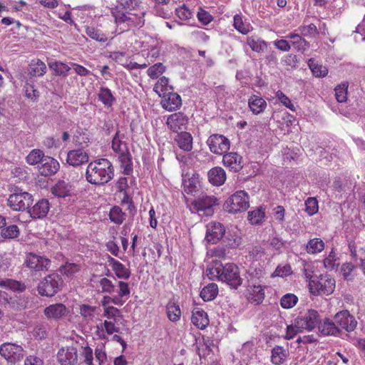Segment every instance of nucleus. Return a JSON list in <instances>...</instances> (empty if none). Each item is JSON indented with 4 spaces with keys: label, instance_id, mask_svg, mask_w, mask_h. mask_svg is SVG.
Masks as SVG:
<instances>
[{
    "label": "nucleus",
    "instance_id": "nucleus-17",
    "mask_svg": "<svg viewBox=\"0 0 365 365\" xmlns=\"http://www.w3.org/2000/svg\"><path fill=\"white\" fill-rule=\"evenodd\" d=\"M44 315L48 319L60 320L65 317L68 313V309L62 303H56L46 307L43 310Z\"/></svg>",
    "mask_w": 365,
    "mask_h": 365
},
{
    "label": "nucleus",
    "instance_id": "nucleus-58",
    "mask_svg": "<svg viewBox=\"0 0 365 365\" xmlns=\"http://www.w3.org/2000/svg\"><path fill=\"white\" fill-rule=\"evenodd\" d=\"M302 330L303 329H302L300 326L297 325V320L294 319V322L292 324L287 326L285 337L287 339H293L294 336H296L299 332H301Z\"/></svg>",
    "mask_w": 365,
    "mask_h": 365
},
{
    "label": "nucleus",
    "instance_id": "nucleus-12",
    "mask_svg": "<svg viewBox=\"0 0 365 365\" xmlns=\"http://www.w3.org/2000/svg\"><path fill=\"white\" fill-rule=\"evenodd\" d=\"M188 123V117L182 112H176L168 115L166 120V125L169 129L175 133L186 130Z\"/></svg>",
    "mask_w": 365,
    "mask_h": 365
},
{
    "label": "nucleus",
    "instance_id": "nucleus-29",
    "mask_svg": "<svg viewBox=\"0 0 365 365\" xmlns=\"http://www.w3.org/2000/svg\"><path fill=\"white\" fill-rule=\"evenodd\" d=\"M124 148L125 150L119 153V160L123 174L128 175L133 172L132 158L126 144H124Z\"/></svg>",
    "mask_w": 365,
    "mask_h": 365
},
{
    "label": "nucleus",
    "instance_id": "nucleus-62",
    "mask_svg": "<svg viewBox=\"0 0 365 365\" xmlns=\"http://www.w3.org/2000/svg\"><path fill=\"white\" fill-rule=\"evenodd\" d=\"M354 269V266L351 263H345L341 265V272L345 279L351 280L353 279L351 272Z\"/></svg>",
    "mask_w": 365,
    "mask_h": 365
},
{
    "label": "nucleus",
    "instance_id": "nucleus-36",
    "mask_svg": "<svg viewBox=\"0 0 365 365\" xmlns=\"http://www.w3.org/2000/svg\"><path fill=\"white\" fill-rule=\"evenodd\" d=\"M98 98L106 106L110 107L115 101V98L111 91L106 87H101L98 94Z\"/></svg>",
    "mask_w": 365,
    "mask_h": 365
},
{
    "label": "nucleus",
    "instance_id": "nucleus-14",
    "mask_svg": "<svg viewBox=\"0 0 365 365\" xmlns=\"http://www.w3.org/2000/svg\"><path fill=\"white\" fill-rule=\"evenodd\" d=\"M334 319L338 326L348 332L354 331L357 325L355 317L348 310L337 312L334 315Z\"/></svg>",
    "mask_w": 365,
    "mask_h": 365
},
{
    "label": "nucleus",
    "instance_id": "nucleus-44",
    "mask_svg": "<svg viewBox=\"0 0 365 365\" xmlns=\"http://www.w3.org/2000/svg\"><path fill=\"white\" fill-rule=\"evenodd\" d=\"M125 214L123 212L120 207L115 206L110 209L109 217L111 222L117 225H120L125 220Z\"/></svg>",
    "mask_w": 365,
    "mask_h": 365
},
{
    "label": "nucleus",
    "instance_id": "nucleus-40",
    "mask_svg": "<svg viewBox=\"0 0 365 365\" xmlns=\"http://www.w3.org/2000/svg\"><path fill=\"white\" fill-rule=\"evenodd\" d=\"M46 158L42 150L38 149H34L31 150L29 154L26 156V162L29 165H36L41 163L43 160Z\"/></svg>",
    "mask_w": 365,
    "mask_h": 365
},
{
    "label": "nucleus",
    "instance_id": "nucleus-63",
    "mask_svg": "<svg viewBox=\"0 0 365 365\" xmlns=\"http://www.w3.org/2000/svg\"><path fill=\"white\" fill-rule=\"evenodd\" d=\"M34 335L36 338L43 339L47 337L48 328L46 325H38L34 329Z\"/></svg>",
    "mask_w": 365,
    "mask_h": 365
},
{
    "label": "nucleus",
    "instance_id": "nucleus-9",
    "mask_svg": "<svg viewBox=\"0 0 365 365\" xmlns=\"http://www.w3.org/2000/svg\"><path fill=\"white\" fill-rule=\"evenodd\" d=\"M207 144L210 150L216 155H223L230 147L229 139L220 134L211 135L207 140Z\"/></svg>",
    "mask_w": 365,
    "mask_h": 365
},
{
    "label": "nucleus",
    "instance_id": "nucleus-5",
    "mask_svg": "<svg viewBox=\"0 0 365 365\" xmlns=\"http://www.w3.org/2000/svg\"><path fill=\"white\" fill-rule=\"evenodd\" d=\"M192 209L200 216H212L219 205V200L214 195L201 194L191 202Z\"/></svg>",
    "mask_w": 365,
    "mask_h": 365
},
{
    "label": "nucleus",
    "instance_id": "nucleus-33",
    "mask_svg": "<svg viewBox=\"0 0 365 365\" xmlns=\"http://www.w3.org/2000/svg\"><path fill=\"white\" fill-rule=\"evenodd\" d=\"M288 356L287 349L280 346H275L272 350L271 361L275 365H281Z\"/></svg>",
    "mask_w": 365,
    "mask_h": 365
},
{
    "label": "nucleus",
    "instance_id": "nucleus-60",
    "mask_svg": "<svg viewBox=\"0 0 365 365\" xmlns=\"http://www.w3.org/2000/svg\"><path fill=\"white\" fill-rule=\"evenodd\" d=\"M119 314L120 310L113 306H109L104 308L103 316L108 319H113L115 322V317Z\"/></svg>",
    "mask_w": 365,
    "mask_h": 365
},
{
    "label": "nucleus",
    "instance_id": "nucleus-55",
    "mask_svg": "<svg viewBox=\"0 0 365 365\" xmlns=\"http://www.w3.org/2000/svg\"><path fill=\"white\" fill-rule=\"evenodd\" d=\"M335 96L338 102H345L347 99V86L342 83L336 86L335 88Z\"/></svg>",
    "mask_w": 365,
    "mask_h": 365
},
{
    "label": "nucleus",
    "instance_id": "nucleus-52",
    "mask_svg": "<svg viewBox=\"0 0 365 365\" xmlns=\"http://www.w3.org/2000/svg\"><path fill=\"white\" fill-rule=\"evenodd\" d=\"M80 270V266L76 263H66L65 265L59 268L61 274L68 277L72 276Z\"/></svg>",
    "mask_w": 365,
    "mask_h": 365
},
{
    "label": "nucleus",
    "instance_id": "nucleus-24",
    "mask_svg": "<svg viewBox=\"0 0 365 365\" xmlns=\"http://www.w3.org/2000/svg\"><path fill=\"white\" fill-rule=\"evenodd\" d=\"M191 321L195 327L200 329H205L209 324L207 314L200 308L194 309Z\"/></svg>",
    "mask_w": 365,
    "mask_h": 365
},
{
    "label": "nucleus",
    "instance_id": "nucleus-7",
    "mask_svg": "<svg viewBox=\"0 0 365 365\" xmlns=\"http://www.w3.org/2000/svg\"><path fill=\"white\" fill-rule=\"evenodd\" d=\"M250 206L249 196L244 190L237 191L224 203V210L229 213H237L245 211Z\"/></svg>",
    "mask_w": 365,
    "mask_h": 365
},
{
    "label": "nucleus",
    "instance_id": "nucleus-37",
    "mask_svg": "<svg viewBox=\"0 0 365 365\" xmlns=\"http://www.w3.org/2000/svg\"><path fill=\"white\" fill-rule=\"evenodd\" d=\"M324 249V242L319 238H314L309 240L306 246V250L309 254H317Z\"/></svg>",
    "mask_w": 365,
    "mask_h": 365
},
{
    "label": "nucleus",
    "instance_id": "nucleus-23",
    "mask_svg": "<svg viewBox=\"0 0 365 365\" xmlns=\"http://www.w3.org/2000/svg\"><path fill=\"white\" fill-rule=\"evenodd\" d=\"M91 282L92 283V286L95 287V284L99 285L101 287V292L113 294L115 292V286L113 282L106 278L101 277V276H98L97 274H93L91 278Z\"/></svg>",
    "mask_w": 365,
    "mask_h": 365
},
{
    "label": "nucleus",
    "instance_id": "nucleus-39",
    "mask_svg": "<svg viewBox=\"0 0 365 365\" xmlns=\"http://www.w3.org/2000/svg\"><path fill=\"white\" fill-rule=\"evenodd\" d=\"M20 235V230L17 225H11L1 228V236L4 239H15Z\"/></svg>",
    "mask_w": 365,
    "mask_h": 365
},
{
    "label": "nucleus",
    "instance_id": "nucleus-51",
    "mask_svg": "<svg viewBox=\"0 0 365 365\" xmlns=\"http://www.w3.org/2000/svg\"><path fill=\"white\" fill-rule=\"evenodd\" d=\"M165 71V67L161 63H155L153 66H150L148 71L147 73L152 79L158 78V76L163 73Z\"/></svg>",
    "mask_w": 365,
    "mask_h": 365
},
{
    "label": "nucleus",
    "instance_id": "nucleus-6",
    "mask_svg": "<svg viewBox=\"0 0 365 365\" xmlns=\"http://www.w3.org/2000/svg\"><path fill=\"white\" fill-rule=\"evenodd\" d=\"M63 284V280L58 273L46 276L38 284V292L41 296L53 297L58 293Z\"/></svg>",
    "mask_w": 365,
    "mask_h": 365
},
{
    "label": "nucleus",
    "instance_id": "nucleus-53",
    "mask_svg": "<svg viewBox=\"0 0 365 365\" xmlns=\"http://www.w3.org/2000/svg\"><path fill=\"white\" fill-rule=\"evenodd\" d=\"M318 201L315 197H308L305 201V210L309 216L318 212Z\"/></svg>",
    "mask_w": 365,
    "mask_h": 365
},
{
    "label": "nucleus",
    "instance_id": "nucleus-10",
    "mask_svg": "<svg viewBox=\"0 0 365 365\" xmlns=\"http://www.w3.org/2000/svg\"><path fill=\"white\" fill-rule=\"evenodd\" d=\"M295 319L297 326H300L303 329L312 331L318 327L321 319L317 311L308 309L307 312L301 314Z\"/></svg>",
    "mask_w": 365,
    "mask_h": 365
},
{
    "label": "nucleus",
    "instance_id": "nucleus-61",
    "mask_svg": "<svg viewBox=\"0 0 365 365\" xmlns=\"http://www.w3.org/2000/svg\"><path fill=\"white\" fill-rule=\"evenodd\" d=\"M276 96L279 100V101L285 106L287 108H289L291 110H295V107L293 103H292L291 100L285 96L281 91H278L276 93Z\"/></svg>",
    "mask_w": 365,
    "mask_h": 365
},
{
    "label": "nucleus",
    "instance_id": "nucleus-25",
    "mask_svg": "<svg viewBox=\"0 0 365 365\" xmlns=\"http://www.w3.org/2000/svg\"><path fill=\"white\" fill-rule=\"evenodd\" d=\"M174 140L181 150L189 152L192 149L193 139L192 135L188 132L178 133Z\"/></svg>",
    "mask_w": 365,
    "mask_h": 365
},
{
    "label": "nucleus",
    "instance_id": "nucleus-28",
    "mask_svg": "<svg viewBox=\"0 0 365 365\" xmlns=\"http://www.w3.org/2000/svg\"><path fill=\"white\" fill-rule=\"evenodd\" d=\"M108 262L113 271L119 279H128L130 276V271L123 264L109 257Z\"/></svg>",
    "mask_w": 365,
    "mask_h": 365
},
{
    "label": "nucleus",
    "instance_id": "nucleus-45",
    "mask_svg": "<svg viewBox=\"0 0 365 365\" xmlns=\"http://www.w3.org/2000/svg\"><path fill=\"white\" fill-rule=\"evenodd\" d=\"M289 38L293 40L292 44L298 51H304L309 47V42L298 34H292Z\"/></svg>",
    "mask_w": 365,
    "mask_h": 365
},
{
    "label": "nucleus",
    "instance_id": "nucleus-56",
    "mask_svg": "<svg viewBox=\"0 0 365 365\" xmlns=\"http://www.w3.org/2000/svg\"><path fill=\"white\" fill-rule=\"evenodd\" d=\"M336 261V254L332 250L329 255L324 259V265L327 269L333 270L339 265V264L335 263Z\"/></svg>",
    "mask_w": 365,
    "mask_h": 365
},
{
    "label": "nucleus",
    "instance_id": "nucleus-2",
    "mask_svg": "<svg viewBox=\"0 0 365 365\" xmlns=\"http://www.w3.org/2000/svg\"><path fill=\"white\" fill-rule=\"evenodd\" d=\"M207 272L210 279L217 278L235 289L241 286L243 282L240 274V269L234 263L223 264L220 261H213L212 267L207 269Z\"/></svg>",
    "mask_w": 365,
    "mask_h": 365
},
{
    "label": "nucleus",
    "instance_id": "nucleus-30",
    "mask_svg": "<svg viewBox=\"0 0 365 365\" xmlns=\"http://www.w3.org/2000/svg\"><path fill=\"white\" fill-rule=\"evenodd\" d=\"M247 299L251 303L259 304L264 298V288L261 285H253L248 289Z\"/></svg>",
    "mask_w": 365,
    "mask_h": 365
},
{
    "label": "nucleus",
    "instance_id": "nucleus-16",
    "mask_svg": "<svg viewBox=\"0 0 365 365\" xmlns=\"http://www.w3.org/2000/svg\"><path fill=\"white\" fill-rule=\"evenodd\" d=\"M88 154L82 148L69 150L67 153L66 163L71 166L78 167L88 162Z\"/></svg>",
    "mask_w": 365,
    "mask_h": 365
},
{
    "label": "nucleus",
    "instance_id": "nucleus-27",
    "mask_svg": "<svg viewBox=\"0 0 365 365\" xmlns=\"http://www.w3.org/2000/svg\"><path fill=\"white\" fill-rule=\"evenodd\" d=\"M209 181L215 186H220L226 180V173L221 167H215L210 169L207 173Z\"/></svg>",
    "mask_w": 365,
    "mask_h": 365
},
{
    "label": "nucleus",
    "instance_id": "nucleus-13",
    "mask_svg": "<svg viewBox=\"0 0 365 365\" xmlns=\"http://www.w3.org/2000/svg\"><path fill=\"white\" fill-rule=\"evenodd\" d=\"M24 264L30 269L42 271L49 268L51 260L45 257L30 252L26 255Z\"/></svg>",
    "mask_w": 365,
    "mask_h": 365
},
{
    "label": "nucleus",
    "instance_id": "nucleus-34",
    "mask_svg": "<svg viewBox=\"0 0 365 365\" xmlns=\"http://www.w3.org/2000/svg\"><path fill=\"white\" fill-rule=\"evenodd\" d=\"M168 318L173 322L180 320L181 311L179 305L173 299L170 300L166 306Z\"/></svg>",
    "mask_w": 365,
    "mask_h": 365
},
{
    "label": "nucleus",
    "instance_id": "nucleus-54",
    "mask_svg": "<svg viewBox=\"0 0 365 365\" xmlns=\"http://www.w3.org/2000/svg\"><path fill=\"white\" fill-rule=\"evenodd\" d=\"M49 67L55 71L56 74L59 76H66L71 68L61 62H52L48 64Z\"/></svg>",
    "mask_w": 365,
    "mask_h": 365
},
{
    "label": "nucleus",
    "instance_id": "nucleus-19",
    "mask_svg": "<svg viewBox=\"0 0 365 365\" xmlns=\"http://www.w3.org/2000/svg\"><path fill=\"white\" fill-rule=\"evenodd\" d=\"M225 233V228L220 222H210L207 226L206 239L212 244L217 243Z\"/></svg>",
    "mask_w": 365,
    "mask_h": 365
},
{
    "label": "nucleus",
    "instance_id": "nucleus-50",
    "mask_svg": "<svg viewBox=\"0 0 365 365\" xmlns=\"http://www.w3.org/2000/svg\"><path fill=\"white\" fill-rule=\"evenodd\" d=\"M97 309V307L88 304H82L80 306V314L84 319L87 320H92L94 317V313Z\"/></svg>",
    "mask_w": 365,
    "mask_h": 365
},
{
    "label": "nucleus",
    "instance_id": "nucleus-32",
    "mask_svg": "<svg viewBox=\"0 0 365 365\" xmlns=\"http://www.w3.org/2000/svg\"><path fill=\"white\" fill-rule=\"evenodd\" d=\"M46 64L39 59H34L31 61L28 73L32 77L42 76L46 73Z\"/></svg>",
    "mask_w": 365,
    "mask_h": 365
},
{
    "label": "nucleus",
    "instance_id": "nucleus-18",
    "mask_svg": "<svg viewBox=\"0 0 365 365\" xmlns=\"http://www.w3.org/2000/svg\"><path fill=\"white\" fill-rule=\"evenodd\" d=\"M319 331L323 336H339L341 331L335 322V320L325 318L318 325Z\"/></svg>",
    "mask_w": 365,
    "mask_h": 365
},
{
    "label": "nucleus",
    "instance_id": "nucleus-46",
    "mask_svg": "<svg viewBox=\"0 0 365 365\" xmlns=\"http://www.w3.org/2000/svg\"><path fill=\"white\" fill-rule=\"evenodd\" d=\"M298 297L294 294H286L280 300V304L284 309H290L296 305Z\"/></svg>",
    "mask_w": 365,
    "mask_h": 365
},
{
    "label": "nucleus",
    "instance_id": "nucleus-15",
    "mask_svg": "<svg viewBox=\"0 0 365 365\" xmlns=\"http://www.w3.org/2000/svg\"><path fill=\"white\" fill-rule=\"evenodd\" d=\"M57 359L61 365H77V349L73 346L62 347L58 351Z\"/></svg>",
    "mask_w": 365,
    "mask_h": 365
},
{
    "label": "nucleus",
    "instance_id": "nucleus-22",
    "mask_svg": "<svg viewBox=\"0 0 365 365\" xmlns=\"http://www.w3.org/2000/svg\"><path fill=\"white\" fill-rule=\"evenodd\" d=\"M50 204L47 199H41L38 200L29 210L30 216L33 219H40L46 217L49 211Z\"/></svg>",
    "mask_w": 365,
    "mask_h": 365
},
{
    "label": "nucleus",
    "instance_id": "nucleus-4",
    "mask_svg": "<svg viewBox=\"0 0 365 365\" xmlns=\"http://www.w3.org/2000/svg\"><path fill=\"white\" fill-rule=\"evenodd\" d=\"M310 292L314 295H329L334 291L336 281L329 274H320L318 277L307 275Z\"/></svg>",
    "mask_w": 365,
    "mask_h": 365
},
{
    "label": "nucleus",
    "instance_id": "nucleus-31",
    "mask_svg": "<svg viewBox=\"0 0 365 365\" xmlns=\"http://www.w3.org/2000/svg\"><path fill=\"white\" fill-rule=\"evenodd\" d=\"M248 105L252 112L257 115L264 110L267 102L262 97L253 95L250 98Z\"/></svg>",
    "mask_w": 365,
    "mask_h": 365
},
{
    "label": "nucleus",
    "instance_id": "nucleus-57",
    "mask_svg": "<svg viewBox=\"0 0 365 365\" xmlns=\"http://www.w3.org/2000/svg\"><path fill=\"white\" fill-rule=\"evenodd\" d=\"M176 15L181 20H187L192 16V12L185 5L175 9Z\"/></svg>",
    "mask_w": 365,
    "mask_h": 365
},
{
    "label": "nucleus",
    "instance_id": "nucleus-8",
    "mask_svg": "<svg viewBox=\"0 0 365 365\" xmlns=\"http://www.w3.org/2000/svg\"><path fill=\"white\" fill-rule=\"evenodd\" d=\"M33 202V196L21 190H16L7 200V205L14 211H24Z\"/></svg>",
    "mask_w": 365,
    "mask_h": 365
},
{
    "label": "nucleus",
    "instance_id": "nucleus-48",
    "mask_svg": "<svg viewBox=\"0 0 365 365\" xmlns=\"http://www.w3.org/2000/svg\"><path fill=\"white\" fill-rule=\"evenodd\" d=\"M247 43L253 51L258 53L264 51L267 47V44L264 41L255 40L253 38H247Z\"/></svg>",
    "mask_w": 365,
    "mask_h": 365
},
{
    "label": "nucleus",
    "instance_id": "nucleus-64",
    "mask_svg": "<svg viewBox=\"0 0 365 365\" xmlns=\"http://www.w3.org/2000/svg\"><path fill=\"white\" fill-rule=\"evenodd\" d=\"M301 33L304 36H314L318 33L317 26L314 24L301 27Z\"/></svg>",
    "mask_w": 365,
    "mask_h": 365
},
{
    "label": "nucleus",
    "instance_id": "nucleus-47",
    "mask_svg": "<svg viewBox=\"0 0 365 365\" xmlns=\"http://www.w3.org/2000/svg\"><path fill=\"white\" fill-rule=\"evenodd\" d=\"M234 27L241 34H247L250 31V24L243 22L241 16L236 14L234 16Z\"/></svg>",
    "mask_w": 365,
    "mask_h": 365
},
{
    "label": "nucleus",
    "instance_id": "nucleus-49",
    "mask_svg": "<svg viewBox=\"0 0 365 365\" xmlns=\"http://www.w3.org/2000/svg\"><path fill=\"white\" fill-rule=\"evenodd\" d=\"M124 138L123 134H120L119 131H117L112 140V149L115 153H122L125 150L124 144L122 139Z\"/></svg>",
    "mask_w": 365,
    "mask_h": 365
},
{
    "label": "nucleus",
    "instance_id": "nucleus-43",
    "mask_svg": "<svg viewBox=\"0 0 365 365\" xmlns=\"http://www.w3.org/2000/svg\"><path fill=\"white\" fill-rule=\"evenodd\" d=\"M0 286L14 291H24L25 289L24 284L11 279H0Z\"/></svg>",
    "mask_w": 365,
    "mask_h": 365
},
{
    "label": "nucleus",
    "instance_id": "nucleus-20",
    "mask_svg": "<svg viewBox=\"0 0 365 365\" xmlns=\"http://www.w3.org/2000/svg\"><path fill=\"white\" fill-rule=\"evenodd\" d=\"M242 156L235 152H230L223 155L222 162L230 171L237 173L243 168Z\"/></svg>",
    "mask_w": 365,
    "mask_h": 365
},
{
    "label": "nucleus",
    "instance_id": "nucleus-35",
    "mask_svg": "<svg viewBox=\"0 0 365 365\" xmlns=\"http://www.w3.org/2000/svg\"><path fill=\"white\" fill-rule=\"evenodd\" d=\"M218 287L215 283L205 286L200 292V297L205 302L213 300L217 295Z\"/></svg>",
    "mask_w": 365,
    "mask_h": 365
},
{
    "label": "nucleus",
    "instance_id": "nucleus-1",
    "mask_svg": "<svg viewBox=\"0 0 365 365\" xmlns=\"http://www.w3.org/2000/svg\"><path fill=\"white\" fill-rule=\"evenodd\" d=\"M122 6L125 11L118 9L112 11L115 22L120 26V32L132 27H141L144 25L145 11L142 7L140 0H125Z\"/></svg>",
    "mask_w": 365,
    "mask_h": 365
},
{
    "label": "nucleus",
    "instance_id": "nucleus-3",
    "mask_svg": "<svg viewBox=\"0 0 365 365\" xmlns=\"http://www.w3.org/2000/svg\"><path fill=\"white\" fill-rule=\"evenodd\" d=\"M114 177V168L106 158H100L88 163L86 170V180L94 185H104Z\"/></svg>",
    "mask_w": 365,
    "mask_h": 365
},
{
    "label": "nucleus",
    "instance_id": "nucleus-21",
    "mask_svg": "<svg viewBox=\"0 0 365 365\" xmlns=\"http://www.w3.org/2000/svg\"><path fill=\"white\" fill-rule=\"evenodd\" d=\"M58 162L49 156H46L38 168L39 173L43 176L54 175L59 169Z\"/></svg>",
    "mask_w": 365,
    "mask_h": 365
},
{
    "label": "nucleus",
    "instance_id": "nucleus-11",
    "mask_svg": "<svg viewBox=\"0 0 365 365\" xmlns=\"http://www.w3.org/2000/svg\"><path fill=\"white\" fill-rule=\"evenodd\" d=\"M0 354L8 362L14 364L23 358L24 349L16 344L4 343L0 346Z\"/></svg>",
    "mask_w": 365,
    "mask_h": 365
},
{
    "label": "nucleus",
    "instance_id": "nucleus-26",
    "mask_svg": "<svg viewBox=\"0 0 365 365\" xmlns=\"http://www.w3.org/2000/svg\"><path fill=\"white\" fill-rule=\"evenodd\" d=\"M161 104L168 111L175 110L182 106L181 97L177 93H169L168 98L162 101Z\"/></svg>",
    "mask_w": 365,
    "mask_h": 365
},
{
    "label": "nucleus",
    "instance_id": "nucleus-41",
    "mask_svg": "<svg viewBox=\"0 0 365 365\" xmlns=\"http://www.w3.org/2000/svg\"><path fill=\"white\" fill-rule=\"evenodd\" d=\"M308 65L316 77H324L328 73V69L325 66L317 64L313 58L309 60Z\"/></svg>",
    "mask_w": 365,
    "mask_h": 365
},
{
    "label": "nucleus",
    "instance_id": "nucleus-38",
    "mask_svg": "<svg viewBox=\"0 0 365 365\" xmlns=\"http://www.w3.org/2000/svg\"><path fill=\"white\" fill-rule=\"evenodd\" d=\"M86 34L91 38L101 43H105L108 40L107 36L101 30L93 26H87Z\"/></svg>",
    "mask_w": 365,
    "mask_h": 365
},
{
    "label": "nucleus",
    "instance_id": "nucleus-42",
    "mask_svg": "<svg viewBox=\"0 0 365 365\" xmlns=\"http://www.w3.org/2000/svg\"><path fill=\"white\" fill-rule=\"evenodd\" d=\"M265 214L261 207H258L248 212V220L252 225H259L264 218Z\"/></svg>",
    "mask_w": 365,
    "mask_h": 365
},
{
    "label": "nucleus",
    "instance_id": "nucleus-59",
    "mask_svg": "<svg viewBox=\"0 0 365 365\" xmlns=\"http://www.w3.org/2000/svg\"><path fill=\"white\" fill-rule=\"evenodd\" d=\"M197 16L199 21L203 25H207L213 20L212 15L202 8L199 9Z\"/></svg>",
    "mask_w": 365,
    "mask_h": 365
}]
</instances>
